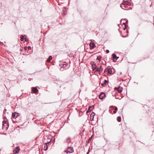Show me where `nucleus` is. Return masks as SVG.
<instances>
[{
	"instance_id": "1",
	"label": "nucleus",
	"mask_w": 154,
	"mask_h": 154,
	"mask_svg": "<svg viewBox=\"0 0 154 154\" xmlns=\"http://www.w3.org/2000/svg\"><path fill=\"white\" fill-rule=\"evenodd\" d=\"M90 64L91 65V68L93 71L98 75H101L102 74V72L103 71V68L102 65L96 66L94 62L91 61Z\"/></svg>"
},
{
	"instance_id": "2",
	"label": "nucleus",
	"mask_w": 154,
	"mask_h": 154,
	"mask_svg": "<svg viewBox=\"0 0 154 154\" xmlns=\"http://www.w3.org/2000/svg\"><path fill=\"white\" fill-rule=\"evenodd\" d=\"M114 72V69L111 68L109 66H108L104 71V73L108 75L113 74Z\"/></svg>"
},
{
	"instance_id": "3",
	"label": "nucleus",
	"mask_w": 154,
	"mask_h": 154,
	"mask_svg": "<svg viewBox=\"0 0 154 154\" xmlns=\"http://www.w3.org/2000/svg\"><path fill=\"white\" fill-rule=\"evenodd\" d=\"M9 127L7 121H4L2 122V129L3 130H7Z\"/></svg>"
},
{
	"instance_id": "4",
	"label": "nucleus",
	"mask_w": 154,
	"mask_h": 154,
	"mask_svg": "<svg viewBox=\"0 0 154 154\" xmlns=\"http://www.w3.org/2000/svg\"><path fill=\"white\" fill-rule=\"evenodd\" d=\"M74 152V149L72 147H68L67 149L64 151V152L67 153H72Z\"/></svg>"
},
{
	"instance_id": "5",
	"label": "nucleus",
	"mask_w": 154,
	"mask_h": 154,
	"mask_svg": "<svg viewBox=\"0 0 154 154\" xmlns=\"http://www.w3.org/2000/svg\"><path fill=\"white\" fill-rule=\"evenodd\" d=\"M51 136H45L44 138V142L45 144H47L51 142Z\"/></svg>"
},
{
	"instance_id": "6",
	"label": "nucleus",
	"mask_w": 154,
	"mask_h": 154,
	"mask_svg": "<svg viewBox=\"0 0 154 154\" xmlns=\"http://www.w3.org/2000/svg\"><path fill=\"white\" fill-rule=\"evenodd\" d=\"M115 90L117 91L119 93H121L123 89V88L120 87H115L114 88Z\"/></svg>"
},
{
	"instance_id": "7",
	"label": "nucleus",
	"mask_w": 154,
	"mask_h": 154,
	"mask_svg": "<svg viewBox=\"0 0 154 154\" xmlns=\"http://www.w3.org/2000/svg\"><path fill=\"white\" fill-rule=\"evenodd\" d=\"M20 150L19 147L17 146L13 150V152L14 154L18 153L19 152Z\"/></svg>"
},
{
	"instance_id": "8",
	"label": "nucleus",
	"mask_w": 154,
	"mask_h": 154,
	"mask_svg": "<svg viewBox=\"0 0 154 154\" xmlns=\"http://www.w3.org/2000/svg\"><path fill=\"white\" fill-rule=\"evenodd\" d=\"M105 97V94L104 93L102 92L99 96V97L100 99H103Z\"/></svg>"
},
{
	"instance_id": "9",
	"label": "nucleus",
	"mask_w": 154,
	"mask_h": 154,
	"mask_svg": "<svg viewBox=\"0 0 154 154\" xmlns=\"http://www.w3.org/2000/svg\"><path fill=\"white\" fill-rule=\"evenodd\" d=\"M19 116V114L16 112L12 113V117L16 119Z\"/></svg>"
},
{
	"instance_id": "10",
	"label": "nucleus",
	"mask_w": 154,
	"mask_h": 154,
	"mask_svg": "<svg viewBox=\"0 0 154 154\" xmlns=\"http://www.w3.org/2000/svg\"><path fill=\"white\" fill-rule=\"evenodd\" d=\"M65 143H66L67 144H69V143H71V140L70 137H68L66 139Z\"/></svg>"
},
{
	"instance_id": "11",
	"label": "nucleus",
	"mask_w": 154,
	"mask_h": 154,
	"mask_svg": "<svg viewBox=\"0 0 154 154\" xmlns=\"http://www.w3.org/2000/svg\"><path fill=\"white\" fill-rule=\"evenodd\" d=\"M90 47L91 49H92L94 47L95 44L94 42H91L90 44Z\"/></svg>"
},
{
	"instance_id": "12",
	"label": "nucleus",
	"mask_w": 154,
	"mask_h": 154,
	"mask_svg": "<svg viewBox=\"0 0 154 154\" xmlns=\"http://www.w3.org/2000/svg\"><path fill=\"white\" fill-rule=\"evenodd\" d=\"M68 64L66 62H63L60 65L62 67H65L67 66Z\"/></svg>"
},
{
	"instance_id": "13",
	"label": "nucleus",
	"mask_w": 154,
	"mask_h": 154,
	"mask_svg": "<svg viewBox=\"0 0 154 154\" xmlns=\"http://www.w3.org/2000/svg\"><path fill=\"white\" fill-rule=\"evenodd\" d=\"M32 90L34 93H37L38 92V90L36 87H34L32 89Z\"/></svg>"
},
{
	"instance_id": "14",
	"label": "nucleus",
	"mask_w": 154,
	"mask_h": 154,
	"mask_svg": "<svg viewBox=\"0 0 154 154\" xmlns=\"http://www.w3.org/2000/svg\"><path fill=\"white\" fill-rule=\"evenodd\" d=\"M112 56L114 60H116L118 58V57H117L116 54H112Z\"/></svg>"
},
{
	"instance_id": "15",
	"label": "nucleus",
	"mask_w": 154,
	"mask_h": 154,
	"mask_svg": "<svg viewBox=\"0 0 154 154\" xmlns=\"http://www.w3.org/2000/svg\"><path fill=\"white\" fill-rule=\"evenodd\" d=\"M94 106H90L88 109V111H91L94 109Z\"/></svg>"
},
{
	"instance_id": "16",
	"label": "nucleus",
	"mask_w": 154,
	"mask_h": 154,
	"mask_svg": "<svg viewBox=\"0 0 154 154\" xmlns=\"http://www.w3.org/2000/svg\"><path fill=\"white\" fill-rule=\"evenodd\" d=\"M52 59V57L51 56H49L48 59L47 60V62L48 63H49L50 62V61Z\"/></svg>"
},
{
	"instance_id": "17",
	"label": "nucleus",
	"mask_w": 154,
	"mask_h": 154,
	"mask_svg": "<svg viewBox=\"0 0 154 154\" xmlns=\"http://www.w3.org/2000/svg\"><path fill=\"white\" fill-rule=\"evenodd\" d=\"M44 150H46L48 149V146L47 145V144H45L44 145Z\"/></svg>"
},
{
	"instance_id": "18",
	"label": "nucleus",
	"mask_w": 154,
	"mask_h": 154,
	"mask_svg": "<svg viewBox=\"0 0 154 154\" xmlns=\"http://www.w3.org/2000/svg\"><path fill=\"white\" fill-rule=\"evenodd\" d=\"M128 4L129 2L128 1L124 2L122 4V5H128Z\"/></svg>"
},
{
	"instance_id": "19",
	"label": "nucleus",
	"mask_w": 154,
	"mask_h": 154,
	"mask_svg": "<svg viewBox=\"0 0 154 154\" xmlns=\"http://www.w3.org/2000/svg\"><path fill=\"white\" fill-rule=\"evenodd\" d=\"M101 57L100 56H98L97 57L96 60H98L99 62H100L101 60Z\"/></svg>"
},
{
	"instance_id": "20",
	"label": "nucleus",
	"mask_w": 154,
	"mask_h": 154,
	"mask_svg": "<svg viewBox=\"0 0 154 154\" xmlns=\"http://www.w3.org/2000/svg\"><path fill=\"white\" fill-rule=\"evenodd\" d=\"M117 119L118 122H120L121 121V117L120 116H118L117 117Z\"/></svg>"
},
{
	"instance_id": "21",
	"label": "nucleus",
	"mask_w": 154,
	"mask_h": 154,
	"mask_svg": "<svg viewBox=\"0 0 154 154\" xmlns=\"http://www.w3.org/2000/svg\"><path fill=\"white\" fill-rule=\"evenodd\" d=\"M20 40L21 41H22L23 40V39H24V36L23 35H21L20 36Z\"/></svg>"
},
{
	"instance_id": "22",
	"label": "nucleus",
	"mask_w": 154,
	"mask_h": 154,
	"mask_svg": "<svg viewBox=\"0 0 154 154\" xmlns=\"http://www.w3.org/2000/svg\"><path fill=\"white\" fill-rule=\"evenodd\" d=\"M108 82V81H106V80H104V83L106 84V83H107Z\"/></svg>"
},
{
	"instance_id": "23",
	"label": "nucleus",
	"mask_w": 154,
	"mask_h": 154,
	"mask_svg": "<svg viewBox=\"0 0 154 154\" xmlns=\"http://www.w3.org/2000/svg\"><path fill=\"white\" fill-rule=\"evenodd\" d=\"M101 85L103 87H104V86H105L106 85V84H105L104 83H102V84H101Z\"/></svg>"
},
{
	"instance_id": "24",
	"label": "nucleus",
	"mask_w": 154,
	"mask_h": 154,
	"mask_svg": "<svg viewBox=\"0 0 154 154\" xmlns=\"http://www.w3.org/2000/svg\"><path fill=\"white\" fill-rule=\"evenodd\" d=\"M114 108H115L114 109H115V110L116 111V110H117V109H118V108H117V107H114Z\"/></svg>"
},
{
	"instance_id": "25",
	"label": "nucleus",
	"mask_w": 154,
	"mask_h": 154,
	"mask_svg": "<svg viewBox=\"0 0 154 154\" xmlns=\"http://www.w3.org/2000/svg\"><path fill=\"white\" fill-rule=\"evenodd\" d=\"M106 52L107 53H108L109 52V51L108 50H106Z\"/></svg>"
},
{
	"instance_id": "26",
	"label": "nucleus",
	"mask_w": 154,
	"mask_h": 154,
	"mask_svg": "<svg viewBox=\"0 0 154 154\" xmlns=\"http://www.w3.org/2000/svg\"><path fill=\"white\" fill-rule=\"evenodd\" d=\"M95 113H94V112H92L91 114V115H92V116H94L95 115Z\"/></svg>"
},
{
	"instance_id": "27",
	"label": "nucleus",
	"mask_w": 154,
	"mask_h": 154,
	"mask_svg": "<svg viewBox=\"0 0 154 154\" xmlns=\"http://www.w3.org/2000/svg\"><path fill=\"white\" fill-rule=\"evenodd\" d=\"M25 41H28V40L27 39V38H25Z\"/></svg>"
},
{
	"instance_id": "28",
	"label": "nucleus",
	"mask_w": 154,
	"mask_h": 154,
	"mask_svg": "<svg viewBox=\"0 0 154 154\" xmlns=\"http://www.w3.org/2000/svg\"><path fill=\"white\" fill-rule=\"evenodd\" d=\"M113 112L114 113V114H115L116 112V111L115 110V111H113Z\"/></svg>"
},
{
	"instance_id": "29",
	"label": "nucleus",
	"mask_w": 154,
	"mask_h": 154,
	"mask_svg": "<svg viewBox=\"0 0 154 154\" xmlns=\"http://www.w3.org/2000/svg\"><path fill=\"white\" fill-rule=\"evenodd\" d=\"M24 49L25 50H26L27 49V47H24Z\"/></svg>"
},
{
	"instance_id": "30",
	"label": "nucleus",
	"mask_w": 154,
	"mask_h": 154,
	"mask_svg": "<svg viewBox=\"0 0 154 154\" xmlns=\"http://www.w3.org/2000/svg\"><path fill=\"white\" fill-rule=\"evenodd\" d=\"M91 138H90L89 139V140H88V141H89L90 140H91Z\"/></svg>"
},
{
	"instance_id": "31",
	"label": "nucleus",
	"mask_w": 154,
	"mask_h": 154,
	"mask_svg": "<svg viewBox=\"0 0 154 154\" xmlns=\"http://www.w3.org/2000/svg\"><path fill=\"white\" fill-rule=\"evenodd\" d=\"M30 48V46H29V47H28V48Z\"/></svg>"
},
{
	"instance_id": "32",
	"label": "nucleus",
	"mask_w": 154,
	"mask_h": 154,
	"mask_svg": "<svg viewBox=\"0 0 154 154\" xmlns=\"http://www.w3.org/2000/svg\"><path fill=\"white\" fill-rule=\"evenodd\" d=\"M124 23V24H125V23Z\"/></svg>"
},
{
	"instance_id": "33",
	"label": "nucleus",
	"mask_w": 154,
	"mask_h": 154,
	"mask_svg": "<svg viewBox=\"0 0 154 154\" xmlns=\"http://www.w3.org/2000/svg\"><path fill=\"white\" fill-rule=\"evenodd\" d=\"M121 7H122V5H121Z\"/></svg>"
},
{
	"instance_id": "34",
	"label": "nucleus",
	"mask_w": 154,
	"mask_h": 154,
	"mask_svg": "<svg viewBox=\"0 0 154 154\" xmlns=\"http://www.w3.org/2000/svg\"><path fill=\"white\" fill-rule=\"evenodd\" d=\"M87 154H88V153Z\"/></svg>"
}]
</instances>
